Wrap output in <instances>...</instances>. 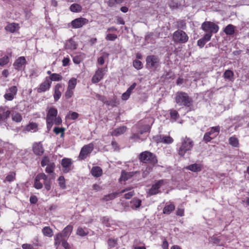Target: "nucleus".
<instances>
[{"label": "nucleus", "mask_w": 249, "mask_h": 249, "mask_svg": "<svg viewBox=\"0 0 249 249\" xmlns=\"http://www.w3.org/2000/svg\"><path fill=\"white\" fill-rule=\"evenodd\" d=\"M177 27L178 28L185 29L186 28V23L182 20H180L177 22Z\"/></svg>", "instance_id": "nucleus-52"}, {"label": "nucleus", "mask_w": 249, "mask_h": 249, "mask_svg": "<svg viewBox=\"0 0 249 249\" xmlns=\"http://www.w3.org/2000/svg\"><path fill=\"white\" fill-rule=\"evenodd\" d=\"M117 244V240L116 239L110 238L108 240V245L110 248L115 247Z\"/></svg>", "instance_id": "nucleus-50"}, {"label": "nucleus", "mask_w": 249, "mask_h": 249, "mask_svg": "<svg viewBox=\"0 0 249 249\" xmlns=\"http://www.w3.org/2000/svg\"><path fill=\"white\" fill-rule=\"evenodd\" d=\"M51 175L47 176L44 173H40L37 175V178H39L40 180L43 179L45 181L51 177Z\"/></svg>", "instance_id": "nucleus-44"}, {"label": "nucleus", "mask_w": 249, "mask_h": 249, "mask_svg": "<svg viewBox=\"0 0 249 249\" xmlns=\"http://www.w3.org/2000/svg\"><path fill=\"white\" fill-rule=\"evenodd\" d=\"M211 242L215 244H218L220 242V239L215 236H213L211 238Z\"/></svg>", "instance_id": "nucleus-61"}, {"label": "nucleus", "mask_w": 249, "mask_h": 249, "mask_svg": "<svg viewBox=\"0 0 249 249\" xmlns=\"http://www.w3.org/2000/svg\"><path fill=\"white\" fill-rule=\"evenodd\" d=\"M188 36L182 30H178L173 33V40L176 43H185L188 40Z\"/></svg>", "instance_id": "nucleus-4"}, {"label": "nucleus", "mask_w": 249, "mask_h": 249, "mask_svg": "<svg viewBox=\"0 0 249 249\" xmlns=\"http://www.w3.org/2000/svg\"><path fill=\"white\" fill-rule=\"evenodd\" d=\"M229 142L230 145L233 147H237L239 146L238 139L235 136H232L229 138Z\"/></svg>", "instance_id": "nucleus-28"}, {"label": "nucleus", "mask_w": 249, "mask_h": 249, "mask_svg": "<svg viewBox=\"0 0 249 249\" xmlns=\"http://www.w3.org/2000/svg\"><path fill=\"white\" fill-rule=\"evenodd\" d=\"M160 65L159 57L155 55H148L146 58V66L148 69H156Z\"/></svg>", "instance_id": "nucleus-5"}, {"label": "nucleus", "mask_w": 249, "mask_h": 249, "mask_svg": "<svg viewBox=\"0 0 249 249\" xmlns=\"http://www.w3.org/2000/svg\"><path fill=\"white\" fill-rule=\"evenodd\" d=\"M18 27V24L16 23L9 24L5 27V30L11 33H14Z\"/></svg>", "instance_id": "nucleus-31"}, {"label": "nucleus", "mask_w": 249, "mask_h": 249, "mask_svg": "<svg viewBox=\"0 0 249 249\" xmlns=\"http://www.w3.org/2000/svg\"><path fill=\"white\" fill-rule=\"evenodd\" d=\"M65 130V129L63 127H55L53 129V132L56 134H58L59 133H61V137H63L64 135V131Z\"/></svg>", "instance_id": "nucleus-39"}, {"label": "nucleus", "mask_w": 249, "mask_h": 249, "mask_svg": "<svg viewBox=\"0 0 249 249\" xmlns=\"http://www.w3.org/2000/svg\"><path fill=\"white\" fill-rule=\"evenodd\" d=\"M118 195V193L115 192L113 193L110 194H108L107 195H106L104 197V200H105L106 201L112 200L116 198L117 196Z\"/></svg>", "instance_id": "nucleus-35"}, {"label": "nucleus", "mask_w": 249, "mask_h": 249, "mask_svg": "<svg viewBox=\"0 0 249 249\" xmlns=\"http://www.w3.org/2000/svg\"><path fill=\"white\" fill-rule=\"evenodd\" d=\"M175 209V206L173 204H170L165 206L163 209L164 214H169Z\"/></svg>", "instance_id": "nucleus-24"}, {"label": "nucleus", "mask_w": 249, "mask_h": 249, "mask_svg": "<svg viewBox=\"0 0 249 249\" xmlns=\"http://www.w3.org/2000/svg\"><path fill=\"white\" fill-rule=\"evenodd\" d=\"M94 146L92 143H89L84 145L81 149L79 158L81 160L86 159L88 155L90 154L93 150Z\"/></svg>", "instance_id": "nucleus-8"}, {"label": "nucleus", "mask_w": 249, "mask_h": 249, "mask_svg": "<svg viewBox=\"0 0 249 249\" xmlns=\"http://www.w3.org/2000/svg\"><path fill=\"white\" fill-rule=\"evenodd\" d=\"M71 161L70 159H63L62 160L61 165L64 168V172L68 173L70 170V167L71 165Z\"/></svg>", "instance_id": "nucleus-14"}, {"label": "nucleus", "mask_w": 249, "mask_h": 249, "mask_svg": "<svg viewBox=\"0 0 249 249\" xmlns=\"http://www.w3.org/2000/svg\"><path fill=\"white\" fill-rule=\"evenodd\" d=\"M69 116L71 119L75 120L78 118L79 115L77 113H76L75 112H70L69 113Z\"/></svg>", "instance_id": "nucleus-60"}, {"label": "nucleus", "mask_w": 249, "mask_h": 249, "mask_svg": "<svg viewBox=\"0 0 249 249\" xmlns=\"http://www.w3.org/2000/svg\"><path fill=\"white\" fill-rule=\"evenodd\" d=\"M126 130V127L125 126H121L114 130L112 132L111 135L113 136H118L124 133Z\"/></svg>", "instance_id": "nucleus-22"}, {"label": "nucleus", "mask_w": 249, "mask_h": 249, "mask_svg": "<svg viewBox=\"0 0 249 249\" xmlns=\"http://www.w3.org/2000/svg\"><path fill=\"white\" fill-rule=\"evenodd\" d=\"M193 146L194 142L192 139L186 136L182 137L181 143L178 145V154L180 156L183 157L185 154L189 153L192 149Z\"/></svg>", "instance_id": "nucleus-1"}, {"label": "nucleus", "mask_w": 249, "mask_h": 249, "mask_svg": "<svg viewBox=\"0 0 249 249\" xmlns=\"http://www.w3.org/2000/svg\"><path fill=\"white\" fill-rule=\"evenodd\" d=\"M163 184V180H159L152 185L151 188L149 190L148 193L149 195L153 196L158 194L160 192L159 189Z\"/></svg>", "instance_id": "nucleus-9"}, {"label": "nucleus", "mask_w": 249, "mask_h": 249, "mask_svg": "<svg viewBox=\"0 0 249 249\" xmlns=\"http://www.w3.org/2000/svg\"><path fill=\"white\" fill-rule=\"evenodd\" d=\"M175 100L176 103L180 106H190L192 103V99L187 93L178 91L175 94Z\"/></svg>", "instance_id": "nucleus-2"}, {"label": "nucleus", "mask_w": 249, "mask_h": 249, "mask_svg": "<svg viewBox=\"0 0 249 249\" xmlns=\"http://www.w3.org/2000/svg\"><path fill=\"white\" fill-rule=\"evenodd\" d=\"M72 231V227L71 225L67 226L62 231L61 234L64 236L69 235Z\"/></svg>", "instance_id": "nucleus-32"}, {"label": "nucleus", "mask_w": 249, "mask_h": 249, "mask_svg": "<svg viewBox=\"0 0 249 249\" xmlns=\"http://www.w3.org/2000/svg\"><path fill=\"white\" fill-rule=\"evenodd\" d=\"M17 91L18 89L16 86H12L8 89V90H7V92H9L14 96H16L17 93Z\"/></svg>", "instance_id": "nucleus-51"}, {"label": "nucleus", "mask_w": 249, "mask_h": 249, "mask_svg": "<svg viewBox=\"0 0 249 249\" xmlns=\"http://www.w3.org/2000/svg\"><path fill=\"white\" fill-rule=\"evenodd\" d=\"M89 233V231L87 228H82V227H78L76 234L80 236H85Z\"/></svg>", "instance_id": "nucleus-29"}, {"label": "nucleus", "mask_w": 249, "mask_h": 249, "mask_svg": "<svg viewBox=\"0 0 249 249\" xmlns=\"http://www.w3.org/2000/svg\"><path fill=\"white\" fill-rule=\"evenodd\" d=\"M62 88V86L60 84H57L55 86L53 97L55 102L57 101L61 96V92L60 91V89Z\"/></svg>", "instance_id": "nucleus-15"}, {"label": "nucleus", "mask_w": 249, "mask_h": 249, "mask_svg": "<svg viewBox=\"0 0 249 249\" xmlns=\"http://www.w3.org/2000/svg\"><path fill=\"white\" fill-rule=\"evenodd\" d=\"M49 79L52 82L53 81H59L62 79V76L58 73H53L50 76Z\"/></svg>", "instance_id": "nucleus-30"}, {"label": "nucleus", "mask_w": 249, "mask_h": 249, "mask_svg": "<svg viewBox=\"0 0 249 249\" xmlns=\"http://www.w3.org/2000/svg\"><path fill=\"white\" fill-rule=\"evenodd\" d=\"M2 116H3V120L7 119L10 116V111L9 110H5V107H3V111H1Z\"/></svg>", "instance_id": "nucleus-49"}, {"label": "nucleus", "mask_w": 249, "mask_h": 249, "mask_svg": "<svg viewBox=\"0 0 249 249\" xmlns=\"http://www.w3.org/2000/svg\"><path fill=\"white\" fill-rule=\"evenodd\" d=\"M73 92L72 89H67V91L65 92V95L67 99H69L72 96Z\"/></svg>", "instance_id": "nucleus-59"}, {"label": "nucleus", "mask_w": 249, "mask_h": 249, "mask_svg": "<svg viewBox=\"0 0 249 249\" xmlns=\"http://www.w3.org/2000/svg\"><path fill=\"white\" fill-rule=\"evenodd\" d=\"M133 66L137 70L141 69L142 68V63L137 60H135L133 61Z\"/></svg>", "instance_id": "nucleus-45"}, {"label": "nucleus", "mask_w": 249, "mask_h": 249, "mask_svg": "<svg viewBox=\"0 0 249 249\" xmlns=\"http://www.w3.org/2000/svg\"><path fill=\"white\" fill-rule=\"evenodd\" d=\"M235 27L232 24L228 25L224 29V33L229 36H231L234 34L235 32Z\"/></svg>", "instance_id": "nucleus-20"}, {"label": "nucleus", "mask_w": 249, "mask_h": 249, "mask_svg": "<svg viewBox=\"0 0 249 249\" xmlns=\"http://www.w3.org/2000/svg\"><path fill=\"white\" fill-rule=\"evenodd\" d=\"M12 120L16 122H20L22 120V117L20 113H13L12 115Z\"/></svg>", "instance_id": "nucleus-37"}, {"label": "nucleus", "mask_w": 249, "mask_h": 249, "mask_svg": "<svg viewBox=\"0 0 249 249\" xmlns=\"http://www.w3.org/2000/svg\"><path fill=\"white\" fill-rule=\"evenodd\" d=\"M40 180L39 178H37L36 176L35 179L34 186L37 189H40L43 187V184L40 182Z\"/></svg>", "instance_id": "nucleus-42"}, {"label": "nucleus", "mask_w": 249, "mask_h": 249, "mask_svg": "<svg viewBox=\"0 0 249 249\" xmlns=\"http://www.w3.org/2000/svg\"><path fill=\"white\" fill-rule=\"evenodd\" d=\"M137 172H127L124 171L122 172L121 176L120 177V180L122 181H126L130 179L132 177L134 176Z\"/></svg>", "instance_id": "nucleus-17"}, {"label": "nucleus", "mask_w": 249, "mask_h": 249, "mask_svg": "<svg viewBox=\"0 0 249 249\" xmlns=\"http://www.w3.org/2000/svg\"><path fill=\"white\" fill-rule=\"evenodd\" d=\"M64 236L61 233L57 234L54 237V244L56 246H58L60 244L61 242H62L63 240L62 239Z\"/></svg>", "instance_id": "nucleus-36"}, {"label": "nucleus", "mask_w": 249, "mask_h": 249, "mask_svg": "<svg viewBox=\"0 0 249 249\" xmlns=\"http://www.w3.org/2000/svg\"><path fill=\"white\" fill-rule=\"evenodd\" d=\"M46 121H47V128L49 130H50L53 124V119H46Z\"/></svg>", "instance_id": "nucleus-58"}, {"label": "nucleus", "mask_w": 249, "mask_h": 249, "mask_svg": "<svg viewBox=\"0 0 249 249\" xmlns=\"http://www.w3.org/2000/svg\"><path fill=\"white\" fill-rule=\"evenodd\" d=\"M81 61L82 59L80 56H75L73 58V61L76 64H79Z\"/></svg>", "instance_id": "nucleus-64"}, {"label": "nucleus", "mask_w": 249, "mask_h": 249, "mask_svg": "<svg viewBox=\"0 0 249 249\" xmlns=\"http://www.w3.org/2000/svg\"><path fill=\"white\" fill-rule=\"evenodd\" d=\"M45 171L46 173L50 174H53V165H48L45 169Z\"/></svg>", "instance_id": "nucleus-53"}, {"label": "nucleus", "mask_w": 249, "mask_h": 249, "mask_svg": "<svg viewBox=\"0 0 249 249\" xmlns=\"http://www.w3.org/2000/svg\"><path fill=\"white\" fill-rule=\"evenodd\" d=\"M37 126V125L36 123H30L26 126V130L28 131L35 130Z\"/></svg>", "instance_id": "nucleus-55"}, {"label": "nucleus", "mask_w": 249, "mask_h": 249, "mask_svg": "<svg viewBox=\"0 0 249 249\" xmlns=\"http://www.w3.org/2000/svg\"><path fill=\"white\" fill-rule=\"evenodd\" d=\"M96 98L98 100L102 101L103 103H105V102H106V100L107 99L104 96L100 95L99 94H96Z\"/></svg>", "instance_id": "nucleus-63"}, {"label": "nucleus", "mask_w": 249, "mask_h": 249, "mask_svg": "<svg viewBox=\"0 0 249 249\" xmlns=\"http://www.w3.org/2000/svg\"><path fill=\"white\" fill-rule=\"evenodd\" d=\"M58 183L60 186V187L64 189L66 188V185H65V180L64 177L60 176L59 177L58 179Z\"/></svg>", "instance_id": "nucleus-43"}, {"label": "nucleus", "mask_w": 249, "mask_h": 249, "mask_svg": "<svg viewBox=\"0 0 249 249\" xmlns=\"http://www.w3.org/2000/svg\"><path fill=\"white\" fill-rule=\"evenodd\" d=\"M52 82L50 80L48 77H46L44 82L41 83L39 87L37 89L38 92H44L48 90L51 85Z\"/></svg>", "instance_id": "nucleus-11"}, {"label": "nucleus", "mask_w": 249, "mask_h": 249, "mask_svg": "<svg viewBox=\"0 0 249 249\" xmlns=\"http://www.w3.org/2000/svg\"><path fill=\"white\" fill-rule=\"evenodd\" d=\"M117 38V36L115 34H108L106 36V39L108 41H114Z\"/></svg>", "instance_id": "nucleus-46"}, {"label": "nucleus", "mask_w": 249, "mask_h": 249, "mask_svg": "<svg viewBox=\"0 0 249 249\" xmlns=\"http://www.w3.org/2000/svg\"><path fill=\"white\" fill-rule=\"evenodd\" d=\"M171 118L175 120H177L179 118V114L177 111L171 110L170 111Z\"/></svg>", "instance_id": "nucleus-47"}, {"label": "nucleus", "mask_w": 249, "mask_h": 249, "mask_svg": "<svg viewBox=\"0 0 249 249\" xmlns=\"http://www.w3.org/2000/svg\"><path fill=\"white\" fill-rule=\"evenodd\" d=\"M139 159L141 162L155 165L158 163V159L154 153L149 151H145L140 154Z\"/></svg>", "instance_id": "nucleus-3"}, {"label": "nucleus", "mask_w": 249, "mask_h": 249, "mask_svg": "<svg viewBox=\"0 0 249 249\" xmlns=\"http://www.w3.org/2000/svg\"><path fill=\"white\" fill-rule=\"evenodd\" d=\"M26 60L24 56L18 57L14 62V66L15 68L18 70H21L22 66H24L26 64Z\"/></svg>", "instance_id": "nucleus-12"}, {"label": "nucleus", "mask_w": 249, "mask_h": 249, "mask_svg": "<svg viewBox=\"0 0 249 249\" xmlns=\"http://www.w3.org/2000/svg\"><path fill=\"white\" fill-rule=\"evenodd\" d=\"M213 138H212V136L210 135H209L208 133H205L204 136H203V141L206 142L207 143L208 142H210L212 139H213Z\"/></svg>", "instance_id": "nucleus-57"}, {"label": "nucleus", "mask_w": 249, "mask_h": 249, "mask_svg": "<svg viewBox=\"0 0 249 249\" xmlns=\"http://www.w3.org/2000/svg\"><path fill=\"white\" fill-rule=\"evenodd\" d=\"M202 29L206 32L212 34V33H216L219 27L214 23L211 21H205L201 25Z\"/></svg>", "instance_id": "nucleus-6"}, {"label": "nucleus", "mask_w": 249, "mask_h": 249, "mask_svg": "<svg viewBox=\"0 0 249 249\" xmlns=\"http://www.w3.org/2000/svg\"><path fill=\"white\" fill-rule=\"evenodd\" d=\"M186 169L193 172H198L201 171V167L200 165L196 163L187 166Z\"/></svg>", "instance_id": "nucleus-26"}, {"label": "nucleus", "mask_w": 249, "mask_h": 249, "mask_svg": "<svg viewBox=\"0 0 249 249\" xmlns=\"http://www.w3.org/2000/svg\"><path fill=\"white\" fill-rule=\"evenodd\" d=\"M55 179V176L53 174L51 175V177L46 181H44L45 188L47 191H49L51 188V184Z\"/></svg>", "instance_id": "nucleus-21"}, {"label": "nucleus", "mask_w": 249, "mask_h": 249, "mask_svg": "<svg viewBox=\"0 0 249 249\" xmlns=\"http://www.w3.org/2000/svg\"><path fill=\"white\" fill-rule=\"evenodd\" d=\"M33 149L34 153L36 155H42L44 152L42 144L40 142L35 143L33 144Z\"/></svg>", "instance_id": "nucleus-13"}, {"label": "nucleus", "mask_w": 249, "mask_h": 249, "mask_svg": "<svg viewBox=\"0 0 249 249\" xmlns=\"http://www.w3.org/2000/svg\"><path fill=\"white\" fill-rule=\"evenodd\" d=\"M67 47L71 50H75L77 48V45L72 39H70L67 43Z\"/></svg>", "instance_id": "nucleus-38"}, {"label": "nucleus", "mask_w": 249, "mask_h": 249, "mask_svg": "<svg viewBox=\"0 0 249 249\" xmlns=\"http://www.w3.org/2000/svg\"><path fill=\"white\" fill-rule=\"evenodd\" d=\"M220 128L219 126L212 127L210 128V130L206 133L211 135L212 138L214 139L218 135L220 131Z\"/></svg>", "instance_id": "nucleus-16"}, {"label": "nucleus", "mask_w": 249, "mask_h": 249, "mask_svg": "<svg viewBox=\"0 0 249 249\" xmlns=\"http://www.w3.org/2000/svg\"><path fill=\"white\" fill-rule=\"evenodd\" d=\"M104 104L108 106L113 107L116 106V101L115 99H113L109 101H108L106 99Z\"/></svg>", "instance_id": "nucleus-48"}, {"label": "nucleus", "mask_w": 249, "mask_h": 249, "mask_svg": "<svg viewBox=\"0 0 249 249\" xmlns=\"http://www.w3.org/2000/svg\"><path fill=\"white\" fill-rule=\"evenodd\" d=\"M15 179V174L13 172H11L6 177L5 179L4 180V181L11 182L14 181Z\"/></svg>", "instance_id": "nucleus-41"}, {"label": "nucleus", "mask_w": 249, "mask_h": 249, "mask_svg": "<svg viewBox=\"0 0 249 249\" xmlns=\"http://www.w3.org/2000/svg\"><path fill=\"white\" fill-rule=\"evenodd\" d=\"M15 96L13 95L12 94L8 92V93H6L4 95V98L7 101H12L14 99Z\"/></svg>", "instance_id": "nucleus-56"}, {"label": "nucleus", "mask_w": 249, "mask_h": 249, "mask_svg": "<svg viewBox=\"0 0 249 249\" xmlns=\"http://www.w3.org/2000/svg\"><path fill=\"white\" fill-rule=\"evenodd\" d=\"M9 62V58L7 56H4L0 59V65L4 66L7 64Z\"/></svg>", "instance_id": "nucleus-54"}, {"label": "nucleus", "mask_w": 249, "mask_h": 249, "mask_svg": "<svg viewBox=\"0 0 249 249\" xmlns=\"http://www.w3.org/2000/svg\"><path fill=\"white\" fill-rule=\"evenodd\" d=\"M161 142L166 144H170L173 142V139L170 136H163L161 138Z\"/></svg>", "instance_id": "nucleus-40"}, {"label": "nucleus", "mask_w": 249, "mask_h": 249, "mask_svg": "<svg viewBox=\"0 0 249 249\" xmlns=\"http://www.w3.org/2000/svg\"><path fill=\"white\" fill-rule=\"evenodd\" d=\"M88 22V20L87 19L83 18H79L72 20L71 24L73 28H79L87 24Z\"/></svg>", "instance_id": "nucleus-10"}, {"label": "nucleus", "mask_w": 249, "mask_h": 249, "mask_svg": "<svg viewBox=\"0 0 249 249\" xmlns=\"http://www.w3.org/2000/svg\"><path fill=\"white\" fill-rule=\"evenodd\" d=\"M57 115V110L54 107H51L49 109L47 114L46 119H53L54 120V118Z\"/></svg>", "instance_id": "nucleus-19"}, {"label": "nucleus", "mask_w": 249, "mask_h": 249, "mask_svg": "<svg viewBox=\"0 0 249 249\" xmlns=\"http://www.w3.org/2000/svg\"><path fill=\"white\" fill-rule=\"evenodd\" d=\"M140 132L139 131L137 133H134L130 137V139L134 142L143 141L146 139V137H141Z\"/></svg>", "instance_id": "nucleus-23"}, {"label": "nucleus", "mask_w": 249, "mask_h": 249, "mask_svg": "<svg viewBox=\"0 0 249 249\" xmlns=\"http://www.w3.org/2000/svg\"><path fill=\"white\" fill-rule=\"evenodd\" d=\"M70 10L72 12H80L82 11V6L77 3H73L71 5L70 7Z\"/></svg>", "instance_id": "nucleus-25"}, {"label": "nucleus", "mask_w": 249, "mask_h": 249, "mask_svg": "<svg viewBox=\"0 0 249 249\" xmlns=\"http://www.w3.org/2000/svg\"><path fill=\"white\" fill-rule=\"evenodd\" d=\"M91 173L94 177H100L103 174L102 169L99 166L93 167L91 170Z\"/></svg>", "instance_id": "nucleus-18"}, {"label": "nucleus", "mask_w": 249, "mask_h": 249, "mask_svg": "<svg viewBox=\"0 0 249 249\" xmlns=\"http://www.w3.org/2000/svg\"><path fill=\"white\" fill-rule=\"evenodd\" d=\"M107 71V67L105 68H98L92 77V82L94 84L98 83L103 78Z\"/></svg>", "instance_id": "nucleus-7"}, {"label": "nucleus", "mask_w": 249, "mask_h": 249, "mask_svg": "<svg viewBox=\"0 0 249 249\" xmlns=\"http://www.w3.org/2000/svg\"><path fill=\"white\" fill-rule=\"evenodd\" d=\"M42 233L44 236L52 237L53 235L52 230L49 227H45L42 230Z\"/></svg>", "instance_id": "nucleus-27"}, {"label": "nucleus", "mask_w": 249, "mask_h": 249, "mask_svg": "<svg viewBox=\"0 0 249 249\" xmlns=\"http://www.w3.org/2000/svg\"><path fill=\"white\" fill-rule=\"evenodd\" d=\"M76 83V79L74 78H71L69 81L68 89L73 90L75 88Z\"/></svg>", "instance_id": "nucleus-34"}, {"label": "nucleus", "mask_w": 249, "mask_h": 249, "mask_svg": "<svg viewBox=\"0 0 249 249\" xmlns=\"http://www.w3.org/2000/svg\"><path fill=\"white\" fill-rule=\"evenodd\" d=\"M211 37L212 34L207 32L202 38L207 42L211 39Z\"/></svg>", "instance_id": "nucleus-62"}, {"label": "nucleus", "mask_w": 249, "mask_h": 249, "mask_svg": "<svg viewBox=\"0 0 249 249\" xmlns=\"http://www.w3.org/2000/svg\"><path fill=\"white\" fill-rule=\"evenodd\" d=\"M223 76L225 79L231 81L233 76V72L231 70H226L223 74Z\"/></svg>", "instance_id": "nucleus-33"}]
</instances>
